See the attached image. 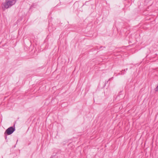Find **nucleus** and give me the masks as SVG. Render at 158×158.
<instances>
[{
  "label": "nucleus",
  "instance_id": "nucleus-1",
  "mask_svg": "<svg viewBox=\"0 0 158 158\" xmlns=\"http://www.w3.org/2000/svg\"><path fill=\"white\" fill-rule=\"evenodd\" d=\"M17 0H6V2L3 3V6L5 9H8L14 5Z\"/></svg>",
  "mask_w": 158,
  "mask_h": 158
},
{
  "label": "nucleus",
  "instance_id": "nucleus-3",
  "mask_svg": "<svg viewBox=\"0 0 158 158\" xmlns=\"http://www.w3.org/2000/svg\"><path fill=\"white\" fill-rule=\"evenodd\" d=\"M155 90L156 91H158V85L156 87L155 89Z\"/></svg>",
  "mask_w": 158,
  "mask_h": 158
},
{
  "label": "nucleus",
  "instance_id": "nucleus-2",
  "mask_svg": "<svg viewBox=\"0 0 158 158\" xmlns=\"http://www.w3.org/2000/svg\"><path fill=\"white\" fill-rule=\"evenodd\" d=\"M15 131V128L13 127H10L7 129L5 133V135H10L12 134Z\"/></svg>",
  "mask_w": 158,
  "mask_h": 158
}]
</instances>
